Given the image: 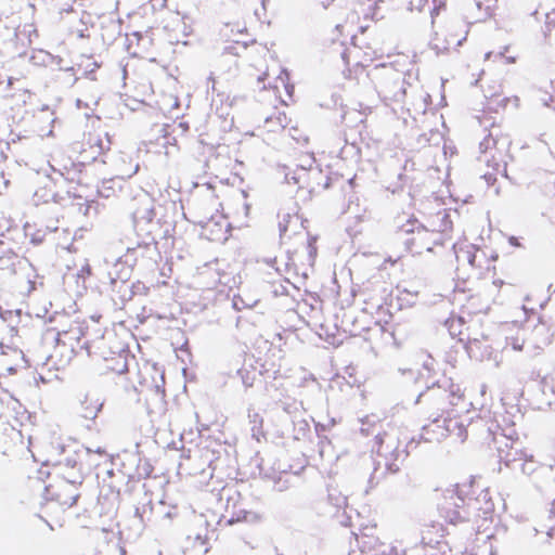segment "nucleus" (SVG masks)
<instances>
[{
    "label": "nucleus",
    "instance_id": "1",
    "mask_svg": "<svg viewBox=\"0 0 555 555\" xmlns=\"http://www.w3.org/2000/svg\"><path fill=\"white\" fill-rule=\"evenodd\" d=\"M49 478L44 488L46 502L41 506L39 517L53 530L64 525L67 511L76 505L80 496V482L69 480L65 474L59 473L50 475Z\"/></svg>",
    "mask_w": 555,
    "mask_h": 555
},
{
    "label": "nucleus",
    "instance_id": "2",
    "mask_svg": "<svg viewBox=\"0 0 555 555\" xmlns=\"http://www.w3.org/2000/svg\"><path fill=\"white\" fill-rule=\"evenodd\" d=\"M512 139L501 126L493 124L489 133L480 142V150L485 154L486 162L493 169L505 168L511 159Z\"/></svg>",
    "mask_w": 555,
    "mask_h": 555
},
{
    "label": "nucleus",
    "instance_id": "3",
    "mask_svg": "<svg viewBox=\"0 0 555 555\" xmlns=\"http://www.w3.org/2000/svg\"><path fill=\"white\" fill-rule=\"evenodd\" d=\"M218 40L224 46L227 53L234 55L254 41L246 24L240 20L224 23L218 30Z\"/></svg>",
    "mask_w": 555,
    "mask_h": 555
},
{
    "label": "nucleus",
    "instance_id": "4",
    "mask_svg": "<svg viewBox=\"0 0 555 555\" xmlns=\"http://www.w3.org/2000/svg\"><path fill=\"white\" fill-rule=\"evenodd\" d=\"M438 509L446 521L456 525L465 519L463 516L465 499L456 490H448L444 492Z\"/></svg>",
    "mask_w": 555,
    "mask_h": 555
},
{
    "label": "nucleus",
    "instance_id": "5",
    "mask_svg": "<svg viewBox=\"0 0 555 555\" xmlns=\"http://www.w3.org/2000/svg\"><path fill=\"white\" fill-rule=\"evenodd\" d=\"M446 325L450 335L463 343L466 351L472 357L474 353V346H476L480 339L469 333V327L466 326L465 315L462 313L460 315H451L446 321Z\"/></svg>",
    "mask_w": 555,
    "mask_h": 555
},
{
    "label": "nucleus",
    "instance_id": "6",
    "mask_svg": "<svg viewBox=\"0 0 555 555\" xmlns=\"http://www.w3.org/2000/svg\"><path fill=\"white\" fill-rule=\"evenodd\" d=\"M289 120L284 111H276L266 117L263 124L258 127L259 135L263 141H274L283 133Z\"/></svg>",
    "mask_w": 555,
    "mask_h": 555
},
{
    "label": "nucleus",
    "instance_id": "7",
    "mask_svg": "<svg viewBox=\"0 0 555 555\" xmlns=\"http://www.w3.org/2000/svg\"><path fill=\"white\" fill-rule=\"evenodd\" d=\"M341 57L345 62V64H349L350 62L362 64L370 66L373 62L378 60L380 55L377 53V51L371 47H366L364 49L363 47L359 46L354 41H352L351 47L344 50L341 53Z\"/></svg>",
    "mask_w": 555,
    "mask_h": 555
},
{
    "label": "nucleus",
    "instance_id": "8",
    "mask_svg": "<svg viewBox=\"0 0 555 555\" xmlns=\"http://www.w3.org/2000/svg\"><path fill=\"white\" fill-rule=\"evenodd\" d=\"M270 92L275 100L283 106H287L293 101L294 86L289 82L288 74L282 70L275 79L274 85L267 91L264 98L269 100Z\"/></svg>",
    "mask_w": 555,
    "mask_h": 555
},
{
    "label": "nucleus",
    "instance_id": "9",
    "mask_svg": "<svg viewBox=\"0 0 555 555\" xmlns=\"http://www.w3.org/2000/svg\"><path fill=\"white\" fill-rule=\"evenodd\" d=\"M493 304V298L482 297L480 294H470L461 305V313L465 317L487 314Z\"/></svg>",
    "mask_w": 555,
    "mask_h": 555
},
{
    "label": "nucleus",
    "instance_id": "10",
    "mask_svg": "<svg viewBox=\"0 0 555 555\" xmlns=\"http://www.w3.org/2000/svg\"><path fill=\"white\" fill-rule=\"evenodd\" d=\"M427 224L433 233H439L443 238H449L453 232V221L450 211L446 208L429 215Z\"/></svg>",
    "mask_w": 555,
    "mask_h": 555
},
{
    "label": "nucleus",
    "instance_id": "11",
    "mask_svg": "<svg viewBox=\"0 0 555 555\" xmlns=\"http://www.w3.org/2000/svg\"><path fill=\"white\" fill-rule=\"evenodd\" d=\"M466 254L468 263L478 271V274L495 273L496 256L490 258L483 249L477 247H472Z\"/></svg>",
    "mask_w": 555,
    "mask_h": 555
},
{
    "label": "nucleus",
    "instance_id": "12",
    "mask_svg": "<svg viewBox=\"0 0 555 555\" xmlns=\"http://www.w3.org/2000/svg\"><path fill=\"white\" fill-rule=\"evenodd\" d=\"M447 529L440 522H430L423 527L421 541L425 546H438L447 535Z\"/></svg>",
    "mask_w": 555,
    "mask_h": 555
},
{
    "label": "nucleus",
    "instance_id": "13",
    "mask_svg": "<svg viewBox=\"0 0 555 555\" xmlns=\"http://www.w3.org/2000/svg\"><path fill=\"white\" fill-rule=\"evenodd\" d=\"M454 399V395L452 393H444V396L440 400V404L438 408L437 413L431 414L434 422H439L440 420L443 421L446 424L447 422L451 421L454 415V410L451 405H453L452 400Z\"/></svg>",
    "mask_w": 555,
    "mask_h": 555
},
{
    "label": "nucleus",
    "instance_id": "14",
    "mask_svg": "<svg viewBox=\"0 0 555 555\" xmlns=\"http://www.w3.org/2000/svg\"><path fill=\"white\" fill-rule=\"evenodd\" d=\"M366 65L357 64L353 62H350L349 64H346V69L344 70V77L345 79L359 85L362 77H370V74L367 72Z\"/></svg>",
    "mask_w": 555,
    "mask_h": 555
},
{
    "label": "nucleus",
    "instance_id": "15",
    "mask_svg": "<svg viewBox=\"0 0 555 555\" xmlns=\"http://www.w3.org/2000/svg\"><path fill=\"white\" fill-rule=\"evenodd\" d=\"M506 450L502 447L499 448L501 459L506 463H512L516 461L522 460L526 455L524 451L520 449L518 441H511L508 444L505 443Z\"/></svg>",
    "mask_w": 555,
    "mask_h": 555
},
{
    "label": "nucleus",
    "instance_id": "16",
    "mask_svg": "<svg viewBox=\"0 0 555 555\" xmlns=\"http://www.w3.org/2000/svg\"><path fill=\"white\" fill-rule=\"evenodd\" d=\"M238 375L241 376L243 383L247 387H253L256 383V373L255 367L251 363H244L243 366L238 370Z\"/></svg>",
    "mask_w": 555,
    "mask_h": 555
},
{
    "label": "nucleus",
    "instance_id": "17",
    "mask_svg": "<svg viewBox=\"0 0 555 555\" xmlns=\"http://www.w3.org/2000/svg\"><path fill=\"white\" fill-rule=\"evenodd\" d=\"M375 530H376L375 525L372 527H365V528L361 529L359 533H354L356 541L358 543H360L363 538H369L370 539V541L367 542L369 547L374 546L378 540V538L375 535Z\"/></svg>",
    "mask_w": 555,
    "mask_h": 555
},
{
    "label": "nucleus",
    "instance_id": "18",
    "mask_svg": "<svg viewBox=\"0 0 555 555\" xmlns=\"http://www.w3.org/2000/svg\"><path fill=\"white\" fill-rule=\"evenodd\" d=\"M508 102L509 99L506 96L490 98L487 102V109L490 112H498L500 107L505 108Z\"/></svg>",
    "mask_w": 555,
    "mask_h": 555
},
{
    "label": "nucleus",
    "instance_id": "19",
    "mask_svg": "<svg viewBox=\"0 0 555 555\" xmlns=\"http://www.w3.org/2000/svg\"><path fill=\"white\" fill-rule=\"evenodd\" d=\"M555 29V8L545 13L544 25L542 30L548 36Z\"/></svg>",
    "mask_w": 555,
    "mask_h": 555
},
{
    "label": "nucleus",
    "instance_id": "20",
    "mask_svg": "<svg viewBox=\"0 0 555 555\" xmlns=\"http://www.w3.org/2000/svg\"><path fill=\"white\" fill-rule=\"evenodd\" d=\"M472 555H493L492 544L489 541H483L481 545H477Z\"/></svg>",
    "mask_w": 555,
    "mask_h": 555
},
{
    "label": "nucleus",
    "instance_id": "21",
    "mask_svg": "<svg viewBox=\"0 0 555 555\" xmlns=\"http://www.w3.org/2000/svg\"><path fill=\"white\" fill-rule=\"evenodd\" d=\"M428 4V0H409L411 11L422 12Z\"/></svg>",
    "mask_w": 555,
    "mask_h": 555
},
{
    "label": "nucleus",
    "instance_id": "22",
    "mask_svg": "<svg viewBox=\"0 0 555 555\" xmlns=\"http://www.w3.org/2000/svg\"><path fill=\"white\" fill-rule=\"evenodd\" d=\"M433 1L435 3V7L431 11V16L434 17L435 15L439 14L440 9L443 8L446 5V3H444V0H433Z\"/></svg>",
    "mask_w": 555,
    "mask_h": 555
},
{
    "label": "nucleus",
    "instance_id": "23",
    "mask_svg": "<svg viewBox=\"0 0 555 555\" xmlns=\"http://www.w3.org/2000/svg\"><path fill=\"white\" fill-rule=\"evenodd\" d=\"M251 417H253V421H251L253 423H258L260 426H262L263 420L259 413H254V415Z\"/></svg>",
    "mask_w": 555,
    "mask_h": 555
},
{
    "label": "nucleus",
    "instance_id": "24",
    "mask_svg": "<svg viewBox=\"0 0 555 555\" xmlns=\"http://www.w3.org/2000/svg\"><path fill=\"white\" fill-rule=\"evenodd\" d=\"M207 191L210 192L217 199V202L215 203L216 206H221V203L218 202L219 199V196L218 195H215L214 192H215V189L209 184L207 185Z\"/></svg>",
    "mask_w": 555,
    "mask_h": 555
},
{
    "label": "nucleus",
    "instance_id": "25",
    "mask_svg": "<svg viewBox=\"0 0 555 555\" xmlns=\"http://www.w3.org/2000/svg\"><path fill=\"white\" fill-rule=\"evenodd\" d=\"M551 87H552V94H551V98L552 99H555V79L554 80H551Z\"/></svg>",
    "mask_w": 555,
    "mask_h": 555
},
{
    "label": "nucleus",
    "instance_id": "26",
    "mask_svg": "<svg viewBox=\"0 0 555 555\" xmlns=\"http://www.w3.org/2000/svg\"><path fill=\"white\" fill-rule=\"evenodd\" d=\"M498 287H501L502 284H503V281H499V283H496L495 281L493 282Z\"/></svg>",
    "mask_w": 555,
    "mask_h": 555
},
{
    "label": "nucleus",
    "instance_id": "27",
    "mask_svg": "<svg viewBox=\"0 0 555 555\" xmlns=\"http://www.w3.org/2000/svg\"><path fill=\"white\" fill-rule=\"evenodd\" d=\"M266 76H267V73H264V74H263V76H259V78H258V79H259V80H263Z\"/></svg>",
    "mask_w": 555,
    "mask_h": 555
},
{
    "label": "nucleus",
    "instance_id": "28",
    "mask_svg": "<svg viewBox=\"0 0 555 555\" xmlns=\"http://www.w3.org/2000/svg\"><path fill=\"white\" fill-rule=\"evenodd\" d=\"M426 250L430 251L433 247L430 245L425 246Z\"/></svg>",
    "mask_w": 555,
    "mask_h": 555
},
{
    "label": "nucleus",
    "instance_id": "29",
    "mask_svg": "<svg viewBox=\"0 0 555 555\" xmlns=\"http://www.w3.org/2000/svg\"><path fill=\"white\" fill-rule=\"evenodd\" d=\"M351 15L356 16L358 18V12L353 11V12H351Z\"/></svg>",
    "mask_w": 555,
    "mask_h": 555
},
{
    "label": "nucleus",
    "instance_id": "30",
    "mask_svg": "<svg viewBox=\"0 0 555 555\" xmlns=\"http://www.w3.org/2000/svg\"><path fill=\"white\" fill-rule=\"evenodd\" d=\"M361 33H364L366 30V27H360Z\"/></svg>",
    "mask_w": 555,
    "mask_h": 555
},
{
    "label": "nucleus",
    "instance_id": "31",
    "mask_svg": "<svg viewBox=\"0 0 555 555\" xmlns=\"http://www.w3.org/2000/svg\"><path fill=\"white\" fill-rule=\"evenodd\" d=\"M481 339H487V336H485L483 334L480 335Z\"/></svg>",
    "mask_w": 555,
    "mask_h": 555
}]
</instances>
